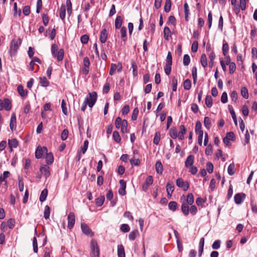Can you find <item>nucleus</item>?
<instances>
[{
	"mask_svg": "<svg viewBox=\"0 0 257 257\" xmlns=\"http://www.w3.org/2000/svg\"><path fill=\"white\" fill-rule=\"evenodd\" d=\"M183 87L185 90H190L191 87V83L190 80L186 79L183 83Z\"/></svg>",
	"mask_w": 257,
	"mask_h": 257,
	"instance_id": "ea45409f",
	"label": "nucleus"
},
{
	"mask_svg": "<svg viewBox=\"0 0 257 257\" xmlns=\"http://www.w3.org/2000/svg\"><path fill=\"white\" fill-rule=\"evenodd\" d=\"M97 93L96 92L89 93L85 97L84 101L88 104L89 107H92L95 103L97 100Z\"/></svg>",
	"mask_w": 257,
	"mask_h": 257,
	"instance_id": "f03ea898",
	"label": "nucleus"
},
{
	"mask_svg": "<svg viewBox=\"0 0 257 257\" xmlns=\"http://www.w3.org/2000/svg\"><path fill=\"white\" fill-rule=\"evenodd\" d=\"M121 132L123 134L127 132V122L125 119L122 120V123L121 125Z\"/></svg>",
	"mask_w": 257,
	"mask_h": 257,
	"instance_id": "473e14b6",
	"label": "nucleus"
},
{
	"mask_svg": "<svg viewBox=\"0 0 257 257\" xmlns=\"http://www.w3.org/2000/svg\"><path fill=\"white\" fill-rule=\"evenodd\" d=\"M33 246L34 251L37 253L38 252V244L37 238L36 237H34L33 239Z\"/></svg>",
	"mask_w": 257,
	"mask_h": 257,
	"instance_id": "69168bd1",
	"label": "nucleus"
},
{
	"mask_svg": "<svg viewBox=\"0 0 257 257\" xmlns=\"http://www.w3.org/2000/svg\"><path fill=\"white\" fill-rule=\"evenodd\" d=\"M89 36L87 35H83L80 38L81 42L83 44H87Z\"/></svg>",
	"mask_w": 257,
	"mask_h": 257,
	"instance_id": "680f3d73",
	"label": "nucleus"
},
{
	"mask_svg": "<svg viewBox=\"0 0 257 257\" xmlns=\"http://www.w3.org/2000/svg\"><path fill=\"white\" fill-rule=\"evenodd\" d=\"M10 173L9 171H4L3 175L0 176V184L6 181V179L9 177Z\"/></svg>",
	"mask_w": 257,
	"mask_h": 257,
	"instance_id": "2f4dec72",
	"label": "nucleus"
},
{
	"mask_svg": "<svg viewBox=\"0 0 257 257\" xmlns=\"http://www.w3.org/2000/svg\"><path fill=\"white\" fill-rule=\"evenodd\" d=\"M181 210L184 215H188L189 211L188 204L185 203H183L181 206Z\"/></svg>",
	"mask_w": 257,
	"mask_h": 257,
	"instance_id": "393cba45",
	"label": "nucleus"
},
{
	"mask_svg": "<svg viewBox=\"0 0 257 257\" xmlns=\"http://www.w3.org/2000/svg\"><path fill=\"white\" fill-rule=\"evenodd\" d=\"M227 172L230 175H232L234 174V165L233 163L229 165L227 168Z\"/></svg>",
	"mask_w": 257,
	"mask_h": 257,
	"instance_id": "a18cd8bd",
	"label": "nucleus"
},
{
	"mask_svg": "<svg viewBox=\"0 0 257 257\" xmlns=\"http://www.w3.org/2000/svg\"><path fill=\"white\" fill-rule=\"evenodd\" d=\"M113 138L115 141L117 143H119L121 141L120 135L117 131H114L113 133Z\"/></svg>",
	"mask_w": 257,
	"mask_h": 257,
	"instance_id": "09e8293b",
	"label": "nucleus"
},
{
	"mask_svg": "<svg viewBox=\"0 0 257 257\" xmlns=\"http://www.w3.org/2000/svg\"><path fill=\"white\" fill-rule=\"evenodd\" d=\"M12 105L10 100L6 98L4 99V109H5L6 110H10L11 108Z\"/></svg>",
	"mask_w": 257,
	"mask_h": 257,
	"instance_id": "cd10ccee",
	"label": "nucleus"
},
{
	"mask_svg": "<svg viewBox=\"0 0 257 257\" xmlns=\"http://www.w3.org/2000/svg\"><path fill=\"white\" fill-rule=\"evenodd\" d=\"M105 198L103 196H101L95 200V203L97 206H101L104 203Z\"/></svg>",
	"mask_w": 257,
	"mask_h": 257,
	"instance_id": "e433bc0d",
	"label": "nucleus"
},
{
	"mask_svg": "<svg viewBox=\"0 0 257 257\" xmlns=\"http://www.w3.org/2000/svg\"><path fill=\"white\" fill-rule=\"evenodd\" d=\"M8 145L10 149V151H13V148H16L18 146V142L16 139H13L11 140H9L8 141Z\"/></svg>",
	"mask_w": 257,
	"mask_h": 257,
	"instance_id": "4468645a",
	"label": "nucleus"
},
{
	"mask_svg": "<svg viewBox=\"0 0 257 257\" xmlns=\"http://www.w3.org/2000/svg\"><path fill=\"white\" fill-rule=\"evenodd\" d=\"M51 51L52 56L56 58L58 61H62L64 57V50L62 49L59 50L58 46L54 44L51 46Z\"/></svg>",
	"mask_w": 257,
	"mask_h": 257,
	"instance_id": "f257e3e1",
	"label": "nucleus"
},
{
	"mask_svg": "<svg viewBox=\"0 0 257 257\" xmlns=\"http://www.w3.org/2000/svg\"><path fill=\"white\" fill-rule=\"evenodd\" d=\"M190 62V58L188 54L184 55L183 57V64L184 66H188Z\"/></svg>",
	"mask_w": 257,
	"mask_h": 257,
	"instance_id": "864d4df0",
	"label": "nucleus"
},
{
	"mask_svg": "<svg viewBox=\"0 0 257 257\" xmlns=\"http://www.w3.org/2000/svg\"><path fill=\"white\" fill-rule=\"evenodd\" d=\"M122 23V19L121 16H117L115 20V28L116 29H119Z\"/></svg>",
	"mask_w": 257,
	"mask_h": 257,
	"instance_id": "412c9836",
	"label": "nucleus"
},
{
	"mask_svg": "<svg viewBox=\"0 0 257 257\" xmlns=\"http://www.w3.org/2000/svg\"><path fill=\"white\" fill-rule=\"evenodd\" d=\"M228 107H229V110L230 113L231 115V117L233 120V121H234L235 124L237 125V119H236V115L235 114V112L233 110V109L232 106L229 105Z\"/></svg>",
	"mask_w": 257,
	"mask_h": 257,
	"instance_id": "c9c22d12",
	"label": "nucleus"
},
{
	"mask_svg": "<svg viewBox=\"0 0 257 257\" xmlns=\"http://www.w3.org/2000/svg\"><path fill=\"white\" fill-rule=\"evenodd\" d=\"M171 65L172 64H166L165 66L164 67V71L165 73L169 75L170 74L171 72Z\"/></svg>",
	"mask_w": 257,
	"mask_h": 257,
	"instance_id": "6e6d98bb",
	"label": "nucleus"
},
{
	"mask_svg": "<svg viewBox=\"0 0 257 257\" xmlns=\"http://www.w3.org/2000/svg\"><path fill=\"white\" fill-rule=\"evenodd\" d=\"M61 108H62L63 113L65 115H67L68 112H67V106H66V103L64 99H63L61 102Z\"/></svg>",
	"mask_w": 257,
	"mask_h": 257,
	"instance_id": "de8ad7c7",
	"label": "nucleus"
},
{
	"mask_svg": "<svg viewBox=\"0 0 257 257\" xmlns=\"http://www.w3.org/2000/svg\"><path fill=\"white\" fill-rule=\"evenodd\" d=\"M107 38V32L105 29H103L100 35V41L102 43H104Z\"/></svg>",
	"mask_w": 257,
	"mask_h": 257,
	"instance_id": "f3484780",
	"label": "nucleus"
},
{
	"mask_svg": "<svg viewBox=\"0 0 257 257\" xmlns=\"http://www.w3.org/2000/svg\"><path fill=\"white\" fill-rule=\"evenodd\" d=\"M81 228L82 232L87 235L91 236L93 235V233L89 227V226L85 223H81Z\"/></svg>",
	"mask_w": 257,
	"mask_h": 257,
	"instance_id": "9d476101",
	"label": "nucleus"
},
{
	"mask_svg": "<svg viewBox=\"0 0 257 257\" xmlns=\"http://www.w3.org/2000/svg\"><path fill=\"white\" fill-rule=\"evenodd\" d=\"M228 65H229V73H230V74L233 73L236 69V66H235V63L231 62V63L229 64Z\"/></svg>",
	"mask_w": 257,
	"mask_h": 257,
	"instance_id": "0e129e2a",
	"label": "nucleus"
},
{
	"mask_svg": "<svg viewBox=\"0 0 257 257\" xmlns=\"http://www.w3.org/2000/svg\"><path fill=\"white\" fill-rule=\"evenodd\" d=\"M170 136L173 139H176L177 137V133L176 128L172 127L170 130Z\"/></svg>",
	"mask_w": 257,
	"mask_h": 257,
	"instance_id": "c03bdc74",
	"label": "nucleus"
},
{
	"mask_svg": "<svg viewBox=\"0 0 257 257\" xmlns=\"http://www.w3.org/2000/svg\"><path fill=\"white\" fill-rule=\"evenodd\" d=\"M120 33L121 34V37L123 39V41H125L126 40V28L124 27H121L120 30Z\"/></svg>",
	"mask_w": 257,
	"mask_h": 257,
	"instance_id": "f704fd0d",
	"label": "nucleus"
},
{
	"mask_svg": "<svg viewBox=\"0 0 257 257\" xmlns=\"http://www.w3.org/2000/svg\"><path fill=\"white\" fill-rule=\"evenodd\" d=\"M160 137L161 135L159 132H156L155 134V136L154 137V140H153V143L156 144L158 145L159 143V142L160 141Z\"/></svg>",
	"mask_w": 257,
	"mask_h": 257,
	"instance_id": "49530a36",
	"label": "nucleus"
},
{
	"mask_svg": "<svg viewBox=\"0 0 257 257\" xmlns=\"http://www.w3.org/2000/svg\"><path fill=\"white\" fill-rule=\"evenodd\" d=\"M156 172L159 174H162L163 171V167L160 161H157L155 164Z\"/></svg>",
	"mask_w": 257,
	"mask_h": 257,
	"instance_id": "aec40b11",
	"label": "nucleus"
},
{
	"mask_svg": "<svg viewBox=\"0 0 257 257\" xmlns=\"http://www.w3.org/2000/svg\"><path fill=\"white\" fill-rule=\"evenodd\" d=\"M21 44V40L19 38L12 41L9 50L11 56L15 55Z\"/></svg>",
	"mask_w": 257,
	"mask_h": 257,
	"instance_id": "7ed1b4c3",
	"label": "nucleus"
},
{
	"mask_svg": "<svg viewBox=\"0 0 257 257\" xmlns=\"http://www.w3.org/2000/svg\"><path fill=\"white\" fill-rule=\"evenodd\" d=\"M241 94L245 98L247 99L248 97V90L246 87H242L241 89Z\"/></svg>",
	"mask_w": 257,
	"mask_h": 257,
	"instance_id": "603ef678",
	"label": "nucleus"
},
{
	"mask_svg": "<svg viewBox=\"0 0 257 257\" xmlns=\"http://www.w3.org/2000/svg\"><path fill=\"white\" fill-rule=\"evenodd\" d=\"M46 163L48 165H50L54 161L53 155L52 153H48V152H47V153H46Z\"/></svg>",
	"mask_w": 257,
	"mask_h": 257,
	"instance_id": "5701e85b",
	"label": "nucleus"
},
{
	"mask_svg": "<svg viewBox=\"0 0 257 257\" xmlns=\"http://www.w3.org/2000/svg\"><path fill=\"white\" fill-rule=\"evenodd\" d=\"M234 139V135L233 132H230L227 133L226 137L223 138V141L226 145H229L230 144V141H233Z\"/></svg>",
	"mask_w": 257,
	"mask_h": 257,
	"instance_id": "9b49d317",
	"label": "nucleus"
},
{
	"mask_svg": "<svg viewBox=\"0 0 257 257\" xmlns=\"http://www.w3.org/2000/svg\"><path fill=\"white\" fill-rule=\"evenodd\" d=\"M68 131L67 129H64L61 136V138L63 141L66 140L68 138Z\"/></svg>",
	"mask_w": 257,
	"mask_h": 257,
	"instance_id": "e2e57ef3",
	"label": "nucleus"
},
{
	"mask_svg": "<svg viewBox=\"0 0 257 257\" xmlns=\"http://www.w3.org/2000/svg\"><path fill=\"white\" fill-rule=\"evenodd\" d=\"M202 125L199 121H197L195 125V132L197 134H203V132L201 130Z\"/></svg>",
	"mask_w": 257,
	"mask_h": 257,
	"instance_id": "b1692460",
	"label": "nucleus"
},
{
	"mask_svg": "<svg viewBox=\"0 0 257 257\" xmlns=\"http://www.w3.org/2000/svg\"><path fill=\"white\" fill-rule=\"evenodd\" d=\"M65 14H66V9L65 6H62L60 9V18L64 21L65 18Z\"/></svg>",
	"mask_w": 257,
	"mask_h": 257,
	"instance_id": "58836bf2",
	"label": "nucleus"
},
{
	"mask_svg": "<svg viewBox=\"0 0 257 257\" xmlns=\"http://www.w3.org/2000/svg\"><path fill=\"white\" fill-rule=\"evenodd\" d=\"M10 126L12 131L15 129L16 127V116L14 113H12L11 115Z\"/></svg>",
	"mask_w": 257,
	"mask_h": 257,
	"instance_id": "dca6fc26",
	"label": "nucleus"
},
{
	"mask_svg": "<svg viewBox=\"0 0 257 257\" xmlns=\"http://www.w3.org/2000/svg\"><path fill=\"white\" fill-rule=\"evenodd\" d=\"M138 234L139 231L137 230L131 231L128 235L129 239L131 240H134Z\"/></svg>",
	"mask_w": 257,
	"mask_h": 257,
	"instance_id": "c85d7f7f",
	"label": "nucleus"
},
{
	"mask_svg": "<svg viewBox=\"0 0 257 257\" xmlns=\"http://www.w3.org/2000/svg\"><path fill=\"white\" fill-rule=\"evenodd\" d=\"M205 104L208 107H211L212 105V99L211 96L207 95L205 98Z\"/></svg>",
	"mask_w": 257,
	"mask_h": 257,
	"instance_id": "79ce46f5",
	"label": "nucleus"
},
{
	"mask_svg": "<svg viewBox=\"0 0 257 257\" xmlns=\"http://www.w3.org/2000/svg\"><path fill=\"white\" fill-rule=\"evenodd\" d=\"M204 126L207 128L209 129L211 126V121L209 117L206 116L204 120Z\"/></svg>",
	"mask_w": 257,
	"mask_h": 257,
	"instance_id": "8fccbe9b",
	"label": "nucleus"
},
{
	"mask_svg": "<svg viewBox=\"0 0 257 257\" xmlns=\"http://www.w3.org/2000/svg\"><path fill=\"white\" fill-rule=\"evenodd\" d=\"M117 67H118V66H117L116 64H111V67H110V71L109 72V74L110 75H113L114 74L115 71L116 70V69Z\"/></svg>",
	"mask_w": 257,
	"mask_h": 257,
	"instance_id": "052dcab7",
	"label": "nucleus"
},
{
	"mask_svg": "<svg viewBox=\"0 0 257 257\" xmlns=\"http://www.w3.org/2000/svg\"><path fill=\"white\" fill-rule=\"evenodd\" d=\"M171 8V0H165V4L164 7V11L166 13H169Z\"/></svg>",
	"mask_w": 257,
	"mask_h": 257,
	"instance_id": "7c9ffc66",
	"label": "nucleus"
},
{
	"mask_svg": "<svg viewBox=\"0 0 257 257\" xmlns=\"http://www.w3.org/2000/svg\"><path fill=\"white\" fill-rule=\"evenodd\" d=\"M229 50V46L227 43H224L222 46V53L224 56H226Z\"/></svg>",
	"mask_w": 257,
	"mask_h": 257,
	"instance_id": "5fc2aeb1",
	"label": "nucleus"
},
{
	"mask_svg": "<svg viewBox=\"0 0 257 257\" xmlns=\"http://www.w3.org/2000/svg\"><path fill=\"white\" fill-rule=\"evenodd\" d=\"M153 178L152 176H149L145 180V183L142 185V189L144 191L146 192L149 187L153 184Z\"/></svg>",
	"mask_w": 257,
	"mask_h": 257,
	"instance_id": "6e6552de",
	"label": "nucleus"
},
{
	"mask_svg": "<svg viewBox=\"0 0 257 257\" xmlns=\"http://www.w3.org/2000/svg\"><path fill=\"white\" fill-rule=\"evenodd\" d=\"M198 42L197 41H194L191 47V50L193 52H196L198 50Z\"/></svg>",
	"mask_w": 257,
	"mask_h": 257,
	"instance_id": "774afa93",
	"label": "nucleus"
},
{
	"mask_svg": "<svg viewBox=\"0 0 257 257\" xmlns=\"http://www.w3.org/2000/svg\"><path fill=\"white\" fill-rule=\"evenodd\" d=\"M47 152L48 150L46 147H38L35 152L36 158L37 159L41 158L43 155L47 153Z\"/></svg>",
	"mask_w": 257,
	"mask_h": 257,
	"instance_id": "423d86ee",
	"label": "nucleus"
},
{
	"mask_svg": "<svg viewBox=\"0 0 257 257\" xmlns=\"http://www.w3.org/2000/svg\"><path fill=\"white\" fill-rule=\"evenodd\" d=\"M40 171L46 179L50 175V168L46 165L42 166L40 168Z\"/></svg>",
	"mask_w": 257,
	"mask_h": 257,
	"instance_id": "1a4fd4ad",
	"label": "nucleus"
},
{
	"mask_svg": "<svg viewBox=\"0 0 257 257\" xmlns=\"http://www.w3.org/2000/svg\"><path fill=\"white\" fill-rule=\"evenodd\" d=\"M120 230L123 232H127L130 231V227L127 224H122L120 226Z\"/></svg>",
	"mask_w": 257,
	"mask_h": 257,
	"instance_id": "13d9d810",
	"label": "nucleus"
},
{
	"mask_svg": "<svg viewBox=\"0 0 257 257\" xmlns=\"http://www.w3.org/2000/svg\"><path fill=\"white\" fill-rule=\"evenodd\" d=\"M117 255L118 257H125V251L123 246L119 244L117 246Z\"/></svg>",
	"mask_w": 257,
	"mask_h": 257,
	"instance_id": "a211bd4d",
	"label": "nucleus"
},
{
	"mask_svg": "<svg viewBox=\"0 0 257 257\" xmlns=\"http://www.w3.org/2000/svg\"><path fill=\"white\" fill-rule=\"evenodd\" d=\"M15 223H16V222H15V220L14 219L10 218L8 221L7 225L9 228L12 229L14 227V226L15 225Z\"/></svg>",
	"mask_w": 257,
	"mask_h": 257,
	"instance_id": "4d7b16f0",
	"label": "nucleus"
},
{
	"mask_svg": "<svg viewBox=\"0 0 257 257\" xmlns=\"http://www.w3.org/2000/svg\"><path fill=\"white\" fill-rule=\"evenodd\" d=\"M40 83L43 87H47L49 84V82L46 77H40Z\"/></svg>",
	"mask_w": 257,
	"mask_h": 257,
	"instance_id": "bb28decb",
	"label": "nucleus"
},
{
	"mask_svg": "<svg viewBox=\"0 0 257 257\" xmlns=\"http://www.w3.org/2000/svg\"><path fill=\"white\" fill-rule=\"evenodd\" d=\"M171 31L168 27H165L164 29V38L166 40H169L170 36Z\"/></svg>",
	"mask_w": 257,
	"mask_h": 257,
	"instance_id": "4c0bfd02",
	"label": "nucleus"
},
{
	"mask_svg": "<svg viewBox=\"0 0 257 257\" xmlns=\"http://www.w3.org/2000/svg\"><path fill=\"white\" fill-rule=\"evenodd\" d=\"M91 247V257H99V249L97 241L94 239H92L90 242Z\"/></svg>",
	"mask_w": 257,
	"mask_h": 257,
	"instance_id": "20e7f679",
	"label": "nucleus"
},
{
	"mask_svg": "<svg viewBox=\"0 0 257 257\" xmlns=\"http://www.w3.org/2000/svg\"><path fill=\"white\" fill-rule=\"evenodd\" d=\"M194 161V157L192 155H189L185 162V166L187 168H189L193 166Z\"/></svg>",
	"mask_w": 257,
	"mask_h": 257,
	"instance_id": "2eb2a0df",
	"label": "nucleus"
},
{
	"mask_svg": "<svg viewBox=\"0 0 257 257\" xmlns=\"http://www.w3.org/2000/svg\"><path fill=\"white\" fill-rule=\"evenodd\" d=\"M18 91L19 93V94L22 97H26L27 95L28 94V91L26 90H25L24 89V87L22 85H19L18 86L17 88Z\"/></svg>",
	"mask_w": 257,
	"mask_h": 257,
	"instance_id": "4be33fe9",
	"label": "nucleus"
},
{
	"mask_svg": "<svg viewBox=\"0 0 257 257\" xmlns=\"http://www.w3.org/2000/svg\"><path fill=\"white\" fill-rule=\"evenodd\" d=\"M119 184L120 185V188L118 190V193L119 195L124 196L126 194V182L124 180L122 179L119 181Z\"/></svg>",
	"mask_w": 257,
	"mask_h": 257,
	"instance_id": "f8f14e48",
	"label": "nucleus"
},
{
	"mask_svg": "<svg viewBox=\"0 0 257 257\" xmlns=\"http://www.w3.org/2000/svg\"><path fill=\"white\" fill-rule=\"evenodd\" d=\"M178 207V204L175 201H171L168 204L169 209L173 211H175Z\"/></svg>",
	"mask_w": 257,
	"mask_h": 257,
	"instance_id": "c756f323",
	"label": "nucleus"
},
{
	"mask_svg": "<svg viewBox=\"0 0 257 257\" xmlns=\"http://www.w3.org/2000/svg\"><path fill=\"white\" fill-rule=\"evenodd\" d=\"M176 185L178 187L181 188L184 191H186L189 187V184L187 181H184L181 178L176 180Z\"/></svg>",
	"mask_w": 257,
	"mask_h": 257,
	"instance_id": "0eeeda50",
	"label": "nucleus"
},
{
	"mask_svg": "<svg viewBox=\"0 0 257 257\" xmlns=\"http://www.w3.org/2000/svg\"><path fill=\"white\" fill-rule=\"evenodd\" d=\"M122 123V120L119 117H116L115 121V125L117 128L120 127L121 124Z\"/></svg>",
	"mask_w": 257,
	"mask_h": 257,
	"instance_id": "bf43d9fd",
	"label": "nucleus"
},
{
	"mask_svg": "<svg viewBox=\"0 0 257 257\" xmlns=\"http://www.w3.org/2000/svg\"><path fill=\"white\" fill-rule=\"evenodd\" d=\"M242 195H244V194H241V193H238L236 194L234 196V201L237 204H239L242 202Z\"/></svg>",
	"mask_w": 257,
	"mask_h": 257,
	"instance_id": "72a5a7b5",
	"label": "nucleus"
},
{
	"mask_svg": "<svg viewBox=\"0 0 257 257\" xmlns=\"http://www.w3.org/2000/svg\"><path fill=\"white\" fill-rule=\"evenodd\" d=\"M67 227L69 229H71L73 227L75 222V216L73 212H71L69 213L67 217Z\"/></svg>",
	"mask_w": 257,
	"mask_h": 257,
	"instance_id": "39448f33",
	"label": "nucleus"
},
{
	"mask_svg": "<svg viewBox=\"0 0 257 257\" xmlns=\"http://www.w3.org/2000/svg\"><path fill=\"white\" fill-rule=\"evenodd\" d=\"M187 204L188 205H192L194 202V197L192 193L188 195L186 199Z\"/></svg>",
	"mask_w": 257,
	"mask_h": 257,
	"instance_id": "37998d69",
	"label": "nucleus"
},
{
	"mask_svg": "<svg viewBox=\"0 0 257 257\" xmlns=\"http://www.w3.org/2000/svg\"><path fill=\"white\" fill-rule=\"evenodd\" d=\"M180 131L178 133V138L182 140L184 139V135L186 133V128L184 125H181L179 126Z\"/></svg>",
	"mask_w": 257,
	"mask_h": 257,
	"instance_id": "6ab92c4d",
	"label": "nucleus"
},
{
	"mask_svg": "<svg viewBox=\"0 0 257 257\" xmlns=\"http://www.w3.org/2000/svg\"><path fill=\"white\" fill-rule=\"evenodd\" d=\"M167 196L171 198L174 190V185L173 182H168L166 186Z\"/></svg>",
	"mask_w": 257,
	"mask_h": 257,
	"instance_id": "ddd939ff",
	"label": "nucleus"
},
{
	"mask_svg": "<svg viewBox=\"0 0 257 257\" xmlns=\"http://www.w3.org/2000/svg\"><path fill=\"white\" fill-rule=\"evenodd\" d=\"M206 170L209 173H211L213 171V165L210 162H208L206 164Z\"/></svg>",
	"mask_w": 257,
	"mask_h": 257,
	"instance_id": "338daca9",
	"label": "nucleus"
},
{
	"mask_svg": "<svg viewBox=\"0 0 257 257\" xmlns=\"http://www.w3.org/2000/svg\"><path fill=\"white\" fill-rule=\"evenodd\" d=\"M201 65L203 67H206L207 65V58L205 54H202L200 59Z\"/></svg>",
	"mask_w": 257,
	"mask_h": 257,
	"instance_id": "a19ab883",
	"label": "nucleus"
},
{
	"mask_svg": "<svg viewBox=\"0 0 257 257\" xmlns=\"http://www.w3.org/2000/svg\"><path fill=\"white\" fill-rule=\"evenodd\" d=\"M47 195H48V190L47 189H44V190H42V191L41 193L40 198H39L40 201L41 202L44 201L46 200Z\"/></svg>",
	"mask_w": 257,
	"mask_h": 257,
	"instance_id": "a878e982",
	"label": "nucleus"
},
{
	"mask_svg": "<svg viewBox=\"0 0 257 257\" xmlns=\"http://www.w3.org/2000/svg\"><path fill=\"white\" fill-rule=\"evenodd\" d=\"M50 211V207L48 205H46L45 207L44 212V217L45 219H48L49 218Z\"/></svg>",
	"mask_w": 257,
	"mask_h": 257,
	"instance_id": "3c124183",
	"label": "nucleus"
}]
</instances>
